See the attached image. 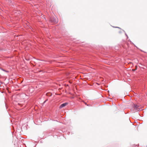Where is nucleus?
<instances>
[{"instance_id": "obj_1", "label": "nucleus", "mask_w": 147, "mask_h": 147, "mask_svg": "<svg viewBox=\"0 0 147 147\" xmlns=\"http://www.w3.org/2000/svg\"><path fill=\"white\" fill-rule=\"evenodd\" d=\"M67 104V103H65L61 104L60 106L59 107V108L61 109L63 108V107L66 106Z\"/></svg>"}, {"instance_id": "obj_2", "label": "nucleus", "mask_w": 147, "mask_h": 147, "mask_svg": "<svg viewBox=\"0 0 147 147\" xmlns=\"http://www.w3.org/2000/svg\"><path fill=\"white\" fill-rule=\"evenodd\" d=\"M46 95L47 96H51L52 95V94L50 93H47Z\"/></svg>"}, {"instance_id": "obj_3", "label": "nucleus", "mask_w": 147, "mask_h": 147, "mask_svg": "<svg viewBox=\"0 0 147 147\" xmlns=\"http://www.w3.org/2000/svg\"><path fill=\"white\" fill-rule=\"evenodd\" d=\"M53 22L54 23H56L57 22V18H55V19H54V20L53 21Z\"/></svg>"}, {"instance_id": "obj_4", "label": "nucleus", "mask_w": 147, "mask_h": 147, "mask_svg": "<svg viewBox=\"0 0 147 147\" xmlns=\"http://www.w3.org/2000/svg\"><path fill=\"white\" fill-rule=\"evenodd\" d=\"M134 105V108H136V109H137L138 107V106L136 105Z\"/></svg>"}, {"instance_id": "obj_5", "label": "nucleus", "mask_w": 147, "mask_h": 147, "mask_svg": "<svg viewBox=\"0 0 147 147\" xmlns=\"http://www.w3.org/2000/svg\"><path fill=\"white\" fill-rule=\"evenodd\" d=\"M135 67H136V68H135V69L136 70L137 69V66L136 65V66H135Z\"/></svg>"}, {"instance_id": "obj_6", "label": "nucleus", "mask_w": 147, "mask_h": 147, "mask_svg": "<svg viewBox=\"0 0 147 147\" xmlns=\"http://www.w3.org/2000/svg\"><path fill=\"white\" fill-rule=\"evenodd\" d=\"M132 70L133 71H134L135 70H136V69H133Z\"/></svg>"}, {"instance_id": "obj_7", "label": "nucleus", "mask_w": 147, "mask_h": 147, "mask_svg": "<svg viewBox=\"0 0 147 147\" xmlns=\"http://www.w3.org/2000/svg\"><path fill=\"white\" fill-rule=\"evenodd\" d=\"M46 101H45L44 102V103L45 102H46Z\"/></svg>"}, {"instance_id": "obj_8", "label": "nucleus", "mask_w": 147, "mask_h": 147, "mask_svg": "<svg viewBox=\"0 0 147 147\" xmlns=\"http://www.w3.org/2000/svg\"><path fill=\"white\" fill-rule=\"evenodd\" d=\"M85 103L86 105V103Z\"/></svg>"}]
</instances>
